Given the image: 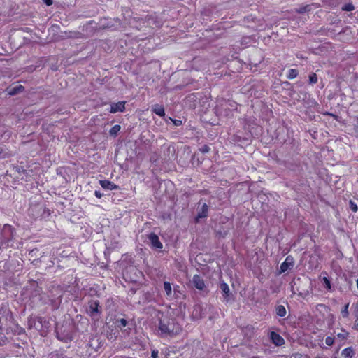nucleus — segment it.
<instances>
[{
	"label": "nucleus",
	"mask_w": 358,
	"mask_h": 358,
	"mask_svg": "<svg viewBox=\"0 0 358 358\" xmlns=\"http://www.w3.org/2000/svg\"><path fill=\"white\" fill-rule=\"evenodd\" d=\"M159 331L161 336H173L181 331V327L176 324L173 320L162 319L159 323Z\"/></svg>",
	"instance_id": "obj_1"
},
{
	"label": "nucleus",
	"mask_w": 358,
	"mask_h": 358,
	"mask_svg": "<svg viewBox=\"0 0 358 358\" xmlns=\"http://www.w3.org/2000/svg\"><path fill=\"white\" fill-rule=\"evenodd\" d=\"M14 237L13 229L9 224H4L0 231V248H6L9 245V242Z\"/></svg>",
	"instance_id": "obj_2"
},
{
	"label": "nucleus",
	"mask_w": 358,
	"mask_h": 358,
	"mask_svg": "<svg viewBox=\"0 0 358 358\" xmlns=\"http://www.w3.org/2000/svg\"><path fill=\"white\" fill-rule=\"evenodd\" d=\"M12 319L10 311L6 307L0 308V329H3Z\"/></svg>",
	"instance_id": "obj_3"
},
{
	"label": "nucleus",
	"mask_w": 358,
	"mask_h": 358,
	"mask_svg": "<svg viewBox=\"0 0 358 358\" xmlns=\"http://www.w3.org/2000/svg\"><path fill=\"white\" fill-rule=\"evenodd\" d=\"M148 239L150 242L152 248L155 249H162L163 248L162 243L160 242L159 238L157 235L154 233H151L148 236Z\"/></svg>",
	"instance_id": "obj_4"
},
{
	"label": "nucleus",
	"mask_w": 358,
	"mask_h": 358,
	"mask_svg": "<svg viewBox=\"0 0 358 358\" xmlns=\"http://www.w3.org/2000/svg\"><path fill=\"white\" fill-rule=\"evenodd\" d=\"M192 282L195 288L203 290L206 285L203 278L199 275H194L192 278Z\"/></svg>",
	"instance_id": "obj_5"
},
{
	"label": "nucleus",
	"mask_w": 358,
	"mask_h": 358,
	"mask_svg": "<svg viewBox=\"0 0 358 358\" xmlns=\"http://www.w3.org/2000/svg\"><path fill=\"white\" fill-rule=\"evenodd\" d=\"M293 265V258L291 256L287 257L285 260L280 265V273H284L290 269Z\"/></svg>",
	"instance_id": "obj_6"
},
{
	"label": "nucleus",
	"mask_w": 358,
	"mask_h": 358,
	"mask_svg": "<svg viewBox=\"0 0 358 358\" xmlns=\"http://www.w3.org/2000/svg\"><path fill=\"white\" fill-rule=\"evenodd\" d=\"M99 302L98 301H92L90 304L89 307V314L91 317H95L100 313V310H99Z\"/></svg>",
	"instance_id": "obj_7"
},
{
	"label": "nucleus",
	"mask_w": 358,
	"mask_h": 358,
	"mask_svg": "<svg viewBox=\"0 0 358 358\" xmlns=\"http://www.w3.org/2000/svg\"><path fill=\"white\" fill-rule=\"evenodd\" d=\"M125 102L120 101L117 103H114L110 105V113H115L117 112H122L125 108Z\"/></svg>",
	"instance_id": "obj_8"
},
{
	"label": "nucleus",
	"mask_w": 358,
	"mask_h": 358,
	"mask_svg": "<svg viewBox=\"0 0 358 358\" xmlns=\"http://www.w3.org/2000/svg\"><path fill=\"white\" fill-rule=\"evenodd\" d=\"M99 183L101 187L105 189L113 190L118 188L117 185L107 180H100Z\"/></svg>",
	"instance_id": "obj_9"
},
{
	"label": "nucleus",
	"mask_w": 358,
	"mask_h": 358,
	"mask_svg": "<svg viewBox=\"0 0 358 358\" xmlns=\"http://www.w3.org/2000/svg\"><path fill=\"white\" fill-rule=\"evenodd\" d=\"M271 339L273 343L278 346L282 345L285 342L282 336L273 331L271 333Z\"/></svg>",
	"instance_id": "obj_10"
},
{
	"label": "nucleus",
	"mask_w": 358,
	"mask_h": 358,
	"mask_svg": "<svg viewBox=\"0 0 358 358\" xmlns=\"http://www.w3.org/2000/svg\"><path fill=\"white\" fill-rule=\"evenodd\" d=\"M164 289L166 294V297L169 299H172L173 298V294L172 292V287L171 284L169 282H164Z\"/></svg>",
	"instance_id": "obj_11"
},
{
	"label": "nucleus",
	"mask_w": 358,
	"mask_h": 358,
	"mask_svg": "<svg viewBox=\"0 0 358 358\" xmlns=\"http://www.w3.org/2000/svg\"><path fill=\"white\" fill-rule=\"evenodd\" d=\"M115 327L119 329L120 330L122 329L123 328H125L127 327L128 325L130 324V323H129V322L124 319V318H121V319H117L115 322Z\"/></svg>",
	"instance_id": "obj_12"
},
{
	"label": "nucleus",
	"mask_w": 358,
	"mask_h": 358,
	"mask_svg": "<svg viewBox=\"0 0 358 358\" xmlns=\"http://www.w3.org/2000/svg\"><path fill=\"white\" fill-rule=\"evenodd\" d=\"M152 111L160 117L165 115L164 108L162 106L155 104L152 106Z\"/></svg>",
	"instance_id": "obj_13"
},
{
	"label": "nucleus",
	"mask_w": 358,
	"mask_h": 358,
	"mask_svg": "<svg viewBox=\"0 0 358 358\" xmlns=\"http://www.w3.org/2000/svg\"><path fill=\"white\" fill-rule=\"evenodd\" d=\"M349 333L345 329H341V331L336 335L335 339L339 341H343L347 339Z\"/></svg>",
	"instance_id": "obj_14"
},
{
	"label": "nucleus",
	"mask_w": 358,
	"mask_h": 358,
	"mask_svg": "<svg viewBox=\"0 0 358 358\" xmlns=\"http://www.w3.org/2000/svg\"><path fill=\"white\" fill-rule=\"evenodd\" d=\"M354 355L352 348H346L341 352V355L343 358H352Z\"/></svg>",
	"instance_id": "obj_15"
},
{
	"label": "nucleus",
	"mask_w": 358,
	"mask_h": 358,
	"mask_svg": "<svg viewBox=\"0 0 358 358\" xmlns=\"http://www.w3.org/2000/svg\"><path fill=\"white\" fill-rule=\"evenodd\" d=\"M208 206L206 203H204L202 206L201 210L199 212L197 217L199 218L206 217L208 215Z\"/></svg>",
	"instance_id": "obj_16"
},
{
	"label": "nucleus",
	"mask_w": 358,
	"mask_h": 358,
	"mask_svg": "<svg viewBox=\"0 0 358 358\" xmlns=\"http://www.w3.org/2000/svg\"><path fill=\"white\" fill-rule=\"evenodd\" d=\"M276 314L279 317H285L286 315V309L284 306L280 305L276 307Z\"/></svg>",
	"instance_id": "obj_17"
},
{
	"label": "nucleus",
	"mask_w": 358,
	"mask_h": 358,
	"mask_svg": "<svg viewBox=\"0 0 358 358\" xmlns=\"http://www.w3.org/2000/svg\"><path fill=\"white\" fill-rule=\"evenodd\" d=\"M220 289L224 294V299H227L229 294V287L228 285L225 282L221 283Z\"/></svg>",
	"instance_id": "obj_18"
},
{
	"label": "nucleus",
	"mask_w": 358,
	"mask_h": 358,
	"mask_svg": "<svg viewBox=\"0 0 358 358\" xmlns=\"http://www.w3.org/2000/svg\"><path fill=\"white\" fill-rule=\"evenodd\" d=\"M133 329V324L132 323H130L129 325H128L127 327L125 328H123L122 329H121V332L122 334L124 336H129L131 334V331H132Z\"/></svg>",
	"instance_id": "obj_19"
},
{
	"label": "nucleus",
	"mask_w": 358,
	"mask_h": 358,
	"mask_svg": "<svg viewBox=\"0 0 358 358\" xmlns=\"http://www.w3.org/2000/svg\"><path fill=\"white\" fill-rule=\"evenodd\" d=\"M297 75H298V71L294 69H291L288 71L287 77L289 79H294L297 76Z\"/></svg>",
	"instance_id": "obj_20"
},
{
	"label": "nucleus",
	"mask_w": 358,
	"mask_h": 358,
	"mask_svg": "<svg viewBox=\"0 0 358 358\" xmlns=\"http://www.w3.org/2000/svg\"><path fill=\"white\" fill-rule=\"evenodd\" d=\"M24 87L22 85H17L10 89L9 94L14 95L17 94L18 92L22 91Z\"/></svg>",
	"instance_id": "obj_21"
},
{
	"label": "nucleus",
	"mask_w": 358,
	"mask_h": 358,
	"mask_svg": "<svg viewBox=\"0 0 358 358\" xmlns=\"http://www.w3.org/2000/svg\"><path fill=\"white\" fill-rule=\"evenodd\" d=\"M348 308H349V303H347V304L345 305V306L342 309L341 315H342V316L343 317H348V315H349Z\"/></svg>",
	"instance_id": "obj_22"
},
{
	"label": "nucleus",
	"mask_w": 358,
	"mask_h": 358,
	"mask_svg": "<svg viewBox=\"0 0 358 358\" xmlns=\"http://www.w3.org/2000/svg\"><path fill=\"white\" fill-rule=\"evenodd\" d=\"M120 130V126L115 124L110 130V135H115Z\"/></svg>",
	"instance_id": "obj_23"
},
{
	"label": "nucleus",
	"mask_w": 358,
	"mask_h": 358,
	"mask_svg": "<svg viewBox=\"0 0 358 358\" xmlns=\"http://www.w3.org/2000/svg\"><path fill=\"white\" fill-rule=\"evenodd\" d=\"M322 281H323V283L325 286V287L328 289V290H330L331 288V282L330 280L327 278V277H323L322 278Z\"/></svg>",
	"instance_id": "obj_24"
},
{
	"label": "nucleus",
	"mask_w": 358,
	"mask_h": 358,
	"mask_svg": "<svg viewBox=\"0 0 358 358\" xmlns=\"http://www.w3.org/2000/svg\"><path fill=\"white\" fill-rule=\"evenodd\" d=\"M345 11H352L355 10V6L352 3H347L343 7Z\"/></svg>",
	"instance_id": "obj_25"
},
{
	"label": "nucleus",
	"mask_w": 358,
	"mask_h": 358,
	"mask_svg": "<svg viewBox=\"0 0 358 358\" xmlns=\"http://www.w3.org/2000/svg\"><path fill=\"white\" fill-rule=\"evenodd\" d=\"M309 82L311 84H315L317 82V76L315 73H312L309 76Z\"/></svg>",
	"instance_id": "obj_26"
},
{
	"label": "nucleus",
	"mask_w": 358,
	"mask_h": 358,
	"mask_svg": "<svg viewBox=\"0 0 358 358\" xmlns=\"http://www.w3.org/2000/svg\"><path fill=\"white\" fill-rule=\"evenodd\" d=\"M334 340H335V338L334 337H331V336H327L325 339V343L329 345V346H331L333 345L334 342Z\"/></svg>",
	"instance_id": "obj_27"
},
{
	"label": "nucleus",
	"mask_w": 358,
	"mask_h": 358,
	"mask_svg": "<svg viewBox=\"0 0 358 358\" xmlns=\"http://www.w3.org/2000/svg\"><path fill=\"white\" fill-rule=\"evenodd\" d=\"M350 208L352 210V211H353L355 213H356L358 210L357 205L352 201H350Z\"/></svg>",
	"instance_id": "obj_28"
},
{
	"label": "nucleus",
	"mask_w": 358,
	"mask_h": 358,
	"mask_svg": "<svg viewBox=\"0 0 358 358\" xmlns=\"http://www.w3.org/2000/svg\"><path fill=\"white\" fill-rule=\"evenodd\" d=\"M290 358H307L306 355H303L300 353L293 354Z\"/></svg>",
	"instance_id": "obj_29"
},
{
	"label": "nucleus",
	"mask_w": 358,
	"mask_h": 358,
	"mask_svg": "<svg viewBox=\"0 0 358 358\" xmlns=\"http://www.w3.org/2000/svg\"><path fill=\"white\" fill-rule=\"evenodd\" d=\"M37 322L41 325V327L43 326V323H45V320L42 317H38L36 318Z\"/></svg>",
	"instance_id": "obj_30"
},
{
	"label": "nucleus",
	"mask_w": 358,
	"mask_h": 358,
	"mask_svg": "<svg viewBox=\"0 0 358 358\" xmlns=\"http://www.w3.org/2000/svg\"><path fill=\"white\" fill-rule=\"evenodd\" d=\"M200 150L203 152V153H206V152H208L209 150H210V148L208 146V145H203L201 149Z\"/></svg>",
	"instance_id": "obj_31"
},
{
	"label": "nucleus",
	"mask_w": 358,
	"mask_h": 358,
	"mask_svg": "<svg viewBox=\"0 0 358 358\" xmlns=\"http://www.w3.org/2000/svg\"><path fill=\"white\" fill-rule=\"evenodd\" d=\"M158 356V350H154L152 351L151 357L152 358H157Z\"/></svg>",
	"instance_id": "obj_32"
},
{
	"label": "nucleus",
	"mask_w": 358,
	"mask_h": 358,
	"mask_svg": "<svg viewBox=\"0 0 358 358\" xmlns=\"http://www.w3.org/2000/svg\"><path fill=\"white\" fill-rule=\"evenodd\" d=\"M94 195L97 197V198H101L102 196H103V193H101L100 191L99 190H96L95 192H94Z\"/></svg>",
	"instance_id": "obj_33"
},
{
	"label": "nucleus",
	"mask_w": 358,
	"mask_h": 358,
	"mask_svg": "<svg viewBox=\"0 0 358 358\" xmlns=\"http://www.w3.org/2000/svg\"><path fill=\"white\" fill-rule=\"evenodd\" d=\"M43 1L48 6H50L52 3V0H43Z\"/></svg>",
	"instance_id": "obj_34"
},
{
	"label": "nucleus",
	"mask_w": 358,
	"mask_h": 358,
	"mask_svg": "<svg viewBox=\"0 0 358 358\" xmlns=\"http://www.w3.org/2000/svg\"><path fill=\"white\" fill-rule=\"evenodd\" d=\"M355 328H356L357 329H358V322H356V324H355Z\"/></svg>",
	"instance_id": "obj_35"
},
{
	"label": "nucleus",
	"mask_w": 358,
	"mask_h": 358,
	"mask_svg": "<svg viewBox=\"0 0 358 358\" xmlns=\"http://www.w3.org/2000/svg\"><path fill=\"white\" fill-rule=\"evenodd\" d=\"M357 289H358V278H357Z\"/></svg>",
	"instance_id": "obj_36"
},
{
	"label": "nucleus",
	"mask_w": 358,
	"mask_h": 358,
	"mask_svg": "<svg viewBox=\"0 0 358 358\" xmlns=\"http://www.w3.org/2000/svg\"><path fill=\"white\" fill-rule=\"evenodd\" d=\"M34 325L36 326V329H38V326L36 324H35Z\"/></svg>",
	"instance_id": "obj_37"
},
{
	"label": "nucleus",
	"mask_w": 358,
	"mask_h": 358,
	"mask_svg": "<svg viewBox=\"0 0 358 358\" xmlns=\"http://www.w3.org/2000/svg\"><path fill=\"white\" fill-rule=\"evenodd\" d=\"M175 124L178 125V122H175Z\"/></svg>",
	"instance_id": "obj_38"
},
{
	"label": "nucleus",
	"mask_w": 358,
	"mask_h": 358,
	"mask_svg": "<svg viewBox=\"0 0 358 358\" xmlns=\"http://www.w3.org/2000/svg\"><path fill=\"white\" fill-rule=\"evenodd\" d=\"M175 124L178 125V122H175Z\"/></svg>",
	"instance_id": "obj_39"
},
{
	"label": "nucleus",
	"mask_w": 358,
	"mask_h": 358,
	"mask_svg": "<svg viewBox=\"0 0 358 358\" xmlns=\"http://www.w3.org/2000/svg\"><path fill=\"white\" fill-rule=\"evenodd\" d=\"M357 306H358V303H357Z\"/></svg>",
	"instance_id": "obj_40"
}]
</instances>
